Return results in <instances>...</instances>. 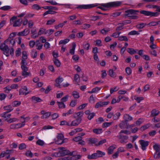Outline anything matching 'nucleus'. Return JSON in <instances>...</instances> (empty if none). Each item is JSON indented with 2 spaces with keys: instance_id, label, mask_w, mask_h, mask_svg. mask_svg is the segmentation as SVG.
<instances>
[{
  "instance_id": "obj_59",
  "label": "nucleus",
  "mask_w": 160,
  "mask_h": 160,
  "mask_svg": "<svg viewBox=\"0 0 160 160\" xmlns=\"http://www.w3.org/2000/svg\"><path fill=\"white\" fill-rule=\"evenodd\" d=\"M4 91L6 93H8L9 91H10L12 88L10 87V86H8L6 87L5 88H4Z\"/></svg>"
},
{
  "instance_id": "obj_35",
  "label": "nucleus",
  "mask_w": 160,
  "mask_h": 160,
  "mask_svg": "<svg viewBox=\"0 0 160 160\" xmlns=\"http://www.w3.org/2000/svg\"><path fill=\"white\" fill-rule=\"evenodd\" d=\"M57 103L59 108H65V105L63 102H57Z\"/></svg>"
},
{
  "instance_id": "obj_30",
  "label": "nucleus",
  "mask_w": 160,
  "mask_h": 160,
  "mask_svg": "<svg viewBox=\"0 0 160 160\" xmlns=\"http://www.w3.org/2000/svg\"><path fill=\"white\" fill-rule=\"evenodd\" d=\"M151 113V115L153 117L158 115L159 113V112L156 109H153Z\"/></svg>"
},
{
  "instance_id": "obj_61",
  "label": "nucleus",
  "mask_w": 160,
  "mask_h": 160,
  "mask_svg": "<svg viewBox=\"0 0 160 160\" xmlns=\"http://www.w3.org/2000/svg\"><path fill=\"white\" fill-rule=\"evenodd\" d=\"M150 89V85L148 84H146L144 87V88L143 89V91L144 92H145L146 91H148Z\"/></svg>"
},
{
  "instance_id": "obj_7",
  "label": "nucleus",
  "mask_w": 160,
  "mask_h": 160,
  "mask_svg": "<svg viewBox=\"0 0 160 160\" xmlns=\"http://www.w3.org/2000/svg\"><path fill=\"white\" fill-rule=\"evenodd\" d=\"M58 140L56 141V143L58 144H61L64 142L63 140L64 136L62 134H58L57 136Z\"/></svg>"
},
{
  "instance_id": "obj_47",
  "label": "nucleus",
  "mask_w": 160,
  "mask_h": 160,
  "mask_svg": "<svg viewBox=\"0 0 160 160\" xmlns=\"http://www.w3.org/2000/svg\"><path fill=\"white\" fill-rule=\"evenodd\" d=\"M53 61L55 64L57 66V67H59L60 65V63L59 61L57 58H54L53 59Z\"/></svg>"
},
{
  "instance_id": "obj_10",
  "label": "nucleus",
  "mask_w": 160,
  "mask_h": 160,
  "mask_svg": "<svg viewBox=\"0 0 160 160\" xmlns=\"http://www.w3.org/2000/svg\"><path fill=\"white\" fill-rule=\"evenodd\" d=\"M139 143L141 146L142 149L143 150L146 149V147L148 145V141H145L143 140H140L139 141Z\"/></svg>"
},
{
  "instance_id": "obj_40",
  "label": "nucleus",
  "mask_w": 160,
  "mask_h": 160,
  "mask_svg": "<svg viewBox=\"0 0 160 160\" xmlns=\"http://www.w3.org/2000/svg\"><path fill=\"white\" fill-rule=\"evenodd\" d=\"M127 50L128 52L131 54H134L137 52L133 48H128Z\"/></svg>"
},
{
  "instance_id": "obj_41",
  "label": "nucleus",
  "mask_w": 160,
  "mask_h": 160,
  "mask_svg": "<svg viewBox=\"0 0 160 160\" xmlns=\"http://www.w3.org/2000/svg\"><path fill=\"white\" fill-rule=\"evenodd\" d=\"M21 102L17 101H15L12 103V105L13 107H17L21 104Z\"/></svg>"
},
{
  "instance_id": "obj_17",
  "label": "nucleus",
  "mask_w": 160,
  "mask_h": 160,
  "mask_svg": "<svg viewBox=\"0 0 160 160\" xmlns=\"http://www.w3.org/2000/svg\"><path fill=\"white\" fill-rule=\"evenodd\" d=\"M8 113L4 112L1 114V116L4 118L7 121L8 119L9 118L11 115L10 114H8Z\"/></svg>"
},
{
  "instance_id": "obj_54",
  "label": "nucleus",
  "mask_w": 160,
  "mask_h": 160,
  "mask_svg": "<svg viewBox=\"0 0 160 160\" xmlns=\"http://www.w3.org/2000/svg\"><path fill=\"white\" fill-rule=\"evenodd\" d=\"M146 25V24L142 23H140V24H138V25H137V27L138 29H140L143 28V27H144V26Z\"/></svg>"
},
{
  "instance_id": "obj_32",
  "label": "nucleus",
  "mask_w": 160,
  "mask_h": 160,
  "mask_svg": "<svg viewBox=\"0 0 160 160\" xmlns=\"http://www.w3.org/2000/svg\"><path fill=\"white\" fill-rule=\"evenodd\" d=\"M25 123V120L22 122V123H17V124H15L16 129L21 128L23 126H24Z\"/></svg>"
},
{
  "instance_id": "obj_53",
  "label": "nucleus",
  "mask_w": 160,
  "mask_h": 160,
  "mask_svg": "<svg viewBox=\"0 0 160 160\" xmlns=\"http://www.w3.org/2000/svg\"><path fill=\"white\" fill-rule=\"evenodd\" d=\"M121 114L119 112H117L115 114L113 117V119L114 120H117L118 119L119 117H120Z\"/></svg>"
},
{
  "instance_id": "obj_36",
  "label": "nucleus",
  "mask_w": 160,
  "mask_h": 160,
  "mask_svg": "<svg viewBox=\"0 0 160 160\" xmlns=\"http://www.w3.org/2000/svg\"><path fill=\"white\" fill-rule=\"evenodd\" d=\"M69 41V40L68 39L66 38L64 40H61L59 42V45L61 44H66L68 43Z\"/></svg>"
},
{
  "instance_id": "obj_6",
  "label": "nucleus",
  "mask_w": 160,
  "mask_h": 160,
  "mask_svg": "<svg viewBox=\"0 0 160 160\" xmlns=\"http://www.w3.org/2000/svg\"><path fill=\"white\" fill-rule=\"evenodd\" d=\"M131 133V132L130 131L126 129H123L120 131L118 135L117 136V137L121 138L126 136V135H124L123 134L126 135H129Z\"/></svg>"
},
{
  "instance_id": "obj_5",
  "label": "nucleus",
  "mask_w": 160,
  "mask_h": 160,
  "mask_svg": "<svg viewBox=\"0 0 160 160\" xmlns=\"http://www.w3.org/2000/svg\"><path fill=\"white\" fill-rule=\"evenodd\" d=\"M98 6L97 4H94L89 5H81L77 7L78 8L87 9L97 7Z\"/></svg>"
},
{
  "instance_id": "obj_22",
  "label": "nucleus",
  "mask_w": 160,
  "mask_h": 160,
  "mask_svg": "<svg viewBox=\"0 0 160 160\" xmlns=\"http://www.w3.org/2000/svg\"><path fill=\"white\" fill-rule=\"evenodd\" d=\"M25 14V13H22L19 14V15L17 16H14L12 18L10 19V22L12 23V22H13L14 20H16L18 18L20 17H23L24 15Z\"/></svg>"
},
{
  "instance_id": "obj_23",
  "label": "nucleus",
  "mask_w": 160,
  "mask_h": 160,
  "mask_svg": "<svg viewBox=\"0 0 160 160\" xmlns=\"http://www.w3.org/2000/svg\"><path fill=\"white\" fill-rule=\"evenodd\" d=\"M116 147L115 145H113L110 146L108 149V154H111L112 153L114 149L116 148Z\"/></svg>"
},
{
  "instance_id": "obj_13",
  "label": "nucleus",
  "mask_w": 160,
  "mask_h": 160,
  "mask_svg": "<svg viewBox=\"0 0 160 160\" xmlns=\"http://www.w3.org/2000/svg\"><path fill=\"white\" fill-rule=\"evenodd\" d=\"M138 12V11L134 10L132 9H130L125 11V16H126L130 17L132 14L135 13L136 12Z\"/></svg>"
},
{
  "instance_id": "obj_46",
  "label": "nucleus",
  "mask_w": 160,
  "mask_h": 160,
  "mask_svg": "<svg viewBox=\"0 0 160 160\" xmlns=\"http://www.w3.org/2000/svg\"><path fill=\"white\" fill-rule=\"evenodd\" d=\"M139 33L138 32L133 30L130 32L128 33V35H139Z\"/></svg>"
},
{
  "instance_id": "obj_57",
  "label": "nucleus",
  "mask_w": 160,
  "mask_h": 160,
  "mask_svg": "<svg viewBox=\"0 0 160 160\" xmlns=\"http://www.w3.org/2000/svg\"><path fill=\"white\" fill-rule=\"evenodd\" d=\"M126 72L128 75H130L132 72V70L129 67H127L125 69Z\"/></svg>"
},
{
  "instance_id": "obj_8",
  "label": "nucleus",
  "mask_w": 160,
  "mask_h": 160,
  "mask_svg": "<svg viewBox=\"0 0 160 160\" xmlns=\"http://www.w3.org/2000/svg\"><path fill=\"white\" fill-rule=\"evenodd\" d=\"M21 67L22 70V75L24 77H27L29 76L30 73L27 72L28 70V68L26 66H21Z\"/></svg>"
},
{
  "instance_id": "obj_60",
  "label": "nucleus",
  "mask_w": 160,
  "mask_h": 160,
  "mask_svg": "<svg viewBox=\"0 0 160 160\" xmlns=\"http://www.w3.org/2000/svg\"><path fill=\"white\" fill-rule=\"evenodd\" d=\"M25 155L28 157H32L33 156V154L30 151H27Z\"/></svg>"
},
{
  "instance_id": "obj_55",
  "label": "nucleus",
  "mask_w": 160,
  "mask_h": 160,
  "mask_svg": "<svg viewBox=\"0 0 160 160\" xmlns=\"http://www.w3.org/2000/svg\"><path fill=\"white\" fill-rule=\"evenodd\" d=\"M16 32H13L12 33L10 34L9 37L8 38V39H13V38L16 36Z\"/></svg>"
},
{
  "instance_id": "obj_25",
  "label": "nucleus",
  "mask_w": 160,
  "mask_h": 160,
  "mask_svg": "<svg viewBox=\"0 0 160 160\" xmlns=\"http://www.w3.org/2000/svg\"><path fill=\"white\" fill-rule=\"evenodd\" d=\"M153 149L155 151V152H160V146L156 143L155 144L153 147Z\"/></svg>"
},
{
  "instance_id": "obj_27",
  "label": "nucleus",
  "mask_w": 160,
  "mask_h": 160,
  "mask_svg": "<svg viewBox=\"0 0 160 160\" xmlns=\"http://www.w3.org/2000/svg\"><path fill=\"white\" fill-rule=\"evenodd\" d=\"M32 100L35 102H40L42 101V100L39 97H37L35 96H33L32 98Z\"/></svg>"
},
{
  "instance_id": "obj_48",
  "label": "nucleus",
  "mask_w": 160,
  "mask_h": 160,
  "mask_svg": "<svg viewBox=\"0 0 160 160\" xmlns=\"http://www.w3.org/2000/svg\"><path fill=\"white\" fill-rule=\"evenodd\" d=\"M60 125H67L70 127L69 123L65 121H62L60 122Z\"/></svg>"
},
{
  "instance_id": "obj_63",
  "label": "nucleus",
  "mask_w": 160,
  "mask_h": 160,
  "mask_svg": "<svg viewBox=\"0 0 160 160\" xmlns=\"http://www.w3.org/2000/svg\"><path fill=\"white\" fill-rule=\"evenodd\" d=\"M68 95H66L61 99V102L63 103V102H66L68 100Z\"/></svg>"
},
{
  "instance_id": "obj_64",
  "label": "nucleus",
  "mask_w": 160,
  "mask_h": 160,
  "mask_svg": "<svg viewBox=\"0 0 160 160\" xmlns=\"http://www.w3.org/2000/svg\"><path fill=\"white\" fill-rule=\"evenodd\" d=\"M45 29L43 28H40L38 32V34L39 35H41L43 34L45 32Z\"/></svg>"
},
{
  "instance_id": "obj_34",
  "label": "nucleus",
  "mask_w": 160,
  "mask_h": 160,
  "mask_svg": "<svg viewBox=\"0 0 160 160\" xmlns=\"http://www.w3.org/2000/svg\"><path fill=\"white\" fill-rule=\"evenodd\" d=\"M110 31L109 28H103L100 30V32L103 35H106L107 32Z\"/></svg>"
},
{
  "instance_id": "obj_39",
  "label": "nucleus",
  "mask_w": 160,
  "mask_h": 160,
  "mask_svg": "<svg viewBox=\"0 0 160 160\" xmlns=\"http://www.w3.org/2000/svg\"><path fill=\"white\" fill-rule=\"evenodd\" d=\"M118 39L120 41H127L128 40L126 36H123L119 37Z\"/></svg>"
},
{
  "instance_id": "obj_18",
  "label": "nucleus",
  "mask_w": 160,
  "mask_h": 160,
  "mask_svg": "<svg viewBox=\"0 0 160 160\" xmlns=\"http://www.w3.org/2000/svg\"><path fill=\"white\" fill-rule=\"evenodd\" d=\"M120 140V142L121 143H125L127 142L128 137L125 136L122 137L118 138Z\"/></svg>"
},
{
  "instance_id": "obj_38",
  "label": "nucleus",
  "mask_w": 160,
  "mask_h": 160,
  "mask_svg": "<svg viewBox=\"0 0 160 160\" xmlns=\"http://www.w3.org/2000/svg\"><path fill=\"white\" fill-rule=\"evenodd\" d=\"M51 114L50 112H47L44 115L42 116L41 118L42 119L47 118L51 116Z\"/></svg>"
},
{
  "instance_id": "obj_28",
  "label": "nucleus",
  "mask_w": 160,
  "mask_h": 160,
  "mask_svg": "<svg viewBox=\"0 0 160 160\" xmlns=\"http://www.w3.org/2000/svg\"><path fill=\"white\" fill-rule=\"evenodd\" d=\"M76 47V45L75 43H73L72 44V48L70 50V53L72 54L73 55L74 53V50Z\"/></svg>"
},
{
  "instance_id": "obj_52",
  "label": "nucleus",
  "mask_w": 160,
  "mask_h": 160,
  "mask_svg": "<svg viewBox=\"0 0 160 160\" xmlns=\"http://www.w3.org/2000/svg\"><path fill=\"white\" fill-rule=\"evenodd\" d=\"M73 24L75 25H81L82 24V22L80 20H75L73 22Z\"/></svg>"
},
{
  "instance_id": "obj_4",
  "label": "nucleus",
  "mask_w": 160,
  "mask_h": 160,
  "mask_svg": "<svg viewBox=\"0 0 160 160\" xmlns=\"http://www.w3.org/2000/svg\"><path fill=\"white\" fill-rule=\"evenodd\" d=\"M59 150V154L61 156H63L65 155H72L71 153L70 152L65 148H58Z\"/></svg>"
},
{
  "instance_id": "obj_12",
  "label": "nucleus",
  "mask_w": 160,
  "mask_h": 160,
  "mask_svg": "<svg viewBox=\"0 0 160 160\" xmlns=\"http://www.w3.org/2000/svg\"><path fill=\"white\" fill-rule=\"evenodd\" d=\"M119 127L122 129H128L129 128V126L127 122L123 120L119 124Z\"/></svg>"
},
{
  "instance_id": "obj_33",
  "label": "nucleus",
  "mask_w": 160,
  "mask_h": 160,
  "mask_svg": "<svg viewBox=\"0 0 160 160\" xmlns=\"http://www.w3.org/2000/svg\"><path fill=\"white\" fill-rule=\"evenodd\" d=\"M96 153L97 154V158L100 157H101L105 154L104 152H102L100 151H97Z\"/></svg>"
},
{
  "instance_id": "obj_43",
  "label": "nucleus",
  "mask_w": 160,
  "mask_h": 160,
  "mask_svg": "<svg viewBox=\"0 0 160 160\" xmlns=\"http://www.w3.org/2000/svg\"><path fill=\"white\" fill-rule=\"evenodd\" d=\"M143 121L142 118H139L136 122V124L137 126H139L142 124Z\"/></svg>"
},
{
  "instance_id": "obj_44",
  "label": "nucleus",
  "mask_w": 160,
  "mask_h": 160,
  "mask_svg": "<svg viewBox=\"0 0 160 160\" xmlns=\"http://www.w3.org/2000/svg\"><path fill=\"white\" fill-rule=\"evenodd\" d=\"M87 103L83 104L78 106L77 108V110H81L84 108L87 105Z\"/></svg>"
},
{
  "instance_id": "obj_2",
  "label": "nucleus",
  "mask_w": 160,
  "mask_h": 160,
  "mask_svg": "<svg viewBox=\"0 0 160 160\" xmlns=\"http://www.w3.org/2000/svg\"><path fill=\"white\" fill-rule=\"evenodd\" d=\"M0 49L3 52V54L6 56H8L10 49L4 43H2L0 46Z\"/></svg>"
},
{
  "instance_id": "obj_49",
  "label": "nucleus",
  "mask_w": 160,
  "mask_h": 160,
  "mask_svg": "<svg viewBox=\"0 0 160 160\" xmlns=\"http://www.w3.org/2000/svg\"><path fill=\"white\" fill-rule=\"evenodd\" d=\"M154 158L155 159H159L160 158V152H155L154 155Z\"/></svg>"
},
{
  "instance_id": "obj_26",
  "label": "nucleus",
  "mask_w": 160,
  "mask_h": 160,
  "mask_svg": "<svg viewBox=\"0 0 160 160\" xmlns=\"http://www.w3.org/2000/svg\"><path fill=\"white\" fill-rule=\"evenodd\" d=\"M124 26V24L122 23H119L118 24V26L116 29L117 31H118L121 30L123 29V26Z\"/></svg>"
},
{
  "instance_id": "obj_3",
  "label": "nucleus",
  "mask_w": 160,
  "mask_h": 160,
  "mask_svg": "<svg viewBox=\"0 0 160 160\" xmlns=\"http://www.w3.org/2000/svg\"><path fill=\"white\" fill-rule=\"evenodd\" d=\"M140 12L141 14H143L145 16H150L151 17L157 16L159 15V13L157 12H152L145 10H141Z\"/></svg>"
},
{
  "instance_id": "obj_19",
  "label": "nucleus",
  "mask_w": 160,
  "mask_h": 160,
  "mask_svg": "<svg viewBox=\"0 0 160 160\" xmlns=\"http://www.w3.org/2000/svg\"><path fill=\"white\" fill-rule=\"evenodd\" d=\"M123 119H124V120L127 122L128 121L132 120L133 118L129 114H125L123 116Z\"/></svg>"
},
{
  "instance_id": "obj_51",
  "label": "nucleus",
  "mask_w": 160,
  "mask_h": 160,
  "mask_svg": "<svg viewBox=\"0 0 160 160\" xmlns=\"http://www.w3.org/2000/svg\"><path fill=\"white\" fill-rule=\"evenodd\" d=\"M74 80L77 83L79 82V76L78 74H76L74 75Z\"/></svg>"
},
{
  "instance_id": "obj_14",
  "label": "nucleus",
  "mask_w": 160,
  "mask_h": 160,
  "mask_svg": "<svg viewBox=\"0 0 160 160\" xmlns=\"http://www.w3.org/2000/svg\"><path fill=\"white\" fill-rule=\"evenodd\" d=\"M29 93L28 91V89L26 86H24L22 87V88L19 90L20 95H27Z\"/></svg>"
},
{
  "instance_id": "obj_50",
  "label": "nucleus",
  "mask_w": 160,
  "mask_h": 160,
  "mask_svg": "<svg viewBox=\"0 0 160 160\" xmlns=\"http://www.w3.org/2000/svg\"><path fill=\"white\" fill-rule=\"evenodd\" d=\"M55 22V20L54 19H52L47 21L46 24L47 25H51L52 24Z\"/></svg>"
},
{
  "instance_id": "obj_15",
  "label": "nucleus",
  "mask_w": 160,
  "mask_h": 160,
  "mask_svg": "<svg viewBox=\"0 0 160 160\" xmlns=\"http://www.w3.org/2000/svg\"><path fill=\"white\" fill-rule=\"evenodd\" d=\"M22 22V19H19L15 21V20H14V22H11V24L13 23V27H18L20 26L21 23Z\"/></svg>"
},
{
  "instance_id": "obj_20",
  "label": "nucleus",
  "mask_w": 160,
  "mask_h": 160,
  "mask_svg": "<svg viewBox=\"0 0 160 160\" xmlns=\"http://www.w3.org/2000/svg\"><path fill=\"white\" fill-rule=\"evenodd\" d=\"M3 108L4 110L7 111L6 112H11L13 108L11 105H8L4 107Z\"/></svg>"
},
{
  "instance_id": "obj_21",
  "label": "nucleus",
  "mask_w": 160,
  "mask_h": 160,
  "mask_svg": "<svg viewBox=\"0 0 160 160\" xmlns=\"http://www.w3.org/2000/svg\"><path fill=\"white\" fill-rule=\"evenodd\" d=\"M63 80V79L62 78H60V77H58L55 80L56 84L55 85V86L57 87H60V83H61Z\"/></svg>"
},
{
  "instance_id": "obj_11",
  "label": "nucleus",
  "mask_w": 160,
  "mask_h": 160,
  "mask_svg": "<svg viewBox=\"0 0 160 160\" xmlns=\"http://www.w3.org/2000/svg\"><path fill=\"white\" fill-rule=\"evenodd\" d=\"M109 102H99L96 103L95 108H98L103 107L108 105L109 103Z\"/></svg>"
},
{
  "instance_id": "obj_1",
  "label": "nucleus",
  "mask_w": 160,
  "mask_h": 160,
  "mask_svg": "<svg viewBox=\"0 0 160 160\" xmlns=\"http://www.w3.org/2000/svg\"><path fill=\"white\" fill-rule=\"evenodd\" d=\"M120 2H114L106 3L101 4L98 8L103 11L107 10V8H114L120 6L121 4Z\"/></svg>"
},
{
  "instance_id": "obj_29",
  "label": "nucleus",
  "mask_w": 160,
  "mask_h": 160,
  "mask_svg": "<svg viewBox=\"0 0 160 160\" xmlns=\"http://www.w3.org/2000/svg\"><path fill=\"white\" fill-rule=\"evenodd\" d=\"M72 94L75 98L78 99L79 98V93L76 91L72 92Z\"/></svg>"
},
{
  "instance_id": "obj_45",
  "label": "nucleus",
  "mask_w": 160,
  "mask_h": 160,
  "mask_svg": "<svg viewBox=\"0 0 160 160\" xmlns=\"http://www.w3.org/2000/svg\"><path fill=\"white\" fill-rule=\"evenodd\" d=\"M18 120V119L15 118H10L7 120V122L9 123H11L14 122H16Z\"/></svg>"
},
{
  "instance_id": "obj_31",
  "label": "nucleus",
  "mask_w": 160,
  "mask_h": 160,
  "mask_svg": "<svg viewBox=\"0 0 160 160\" xmlns=\"http://www.w3.org/2000/svg\"><path fill=\"white\" fill-rule=\"evenodd\" d=\"M94 133L96 134H99L101 133L102 132V129L99 128H96L93 130Z\"/></svg>"
},
{
  "instance_id": "obj_37",
  "label": "nucleus",
  "mask_w": 160,
  "mask_h": 160,
  "mask_svg": "<svg viewBox=\"0 0 160 160\" xmlns=\"http://www.w3.org/2000/svg\"><path fill=\"white\" fill-rule=\"evenodd\" d=\"M88 158L89 159H93L97 158V154L95 153L92 154L91 155H89L88 156Z\"/></svg>"
},
{
  "instance_id": "obj_56",
  "label": "nucleus",
  "mask_w": 160,
  "mask_h": 160,
  "mask_svg": "<svg viewBox=\"0 0 160 160\" xmlns=\"http://www.w3.org/2000/svg\"><path fill=\"white\" fill-rule=\"evenodd\" d=\"M54 30L52 29H50L47 30L45 32V34H47L48 35H50L54 32Z\"/></svg>"
},
{
  "instance_id": "obj_62",
  "label": "nucleus",
  "mask_w": 160,
  "mask_h": 160,
  "mask_svg": "<svg viewBox=\"0 0 160 160\" xmlns=\"http://www.w3.org/2000/svg\"><path fill=\"white\" fill-rule=\"evenodd\" d=\"M36 143L37 144L40 146H43L44 144V142L42 140L40 139L38 140Z\"/></svg>"
},
{
  "instance_id": "obj_16",
  "label": "nucleus",
  "mask_w": 160,
  "mask_h": 160,
  "mask_svg": "<svg viewBox=\"0 0 160 160\" xmlns=\"http://www.w3.org/2000/svg\"><path fill=\"white\" fill-rule=\"evenodd\" d=\"M29 33V30L28 29H26L23 31L19 32L18 34V35L21 36H26L28 35Z\"/></svg>"
},
{
  "instance_id": "obj_9",
  "label": "nucleus",
  "mask_w": 160,
  "mask_h": 160,
  "mask_svg": "<svg viewBox=\"0 0 160 160\" xmlns=\"http://www.w3.org/2000/svg\"><path fill=\"white\" fill-rule=\"evenodd\" d=\"M81 118H77V119L72 121L71 123L70 124V127L77 126L81 122Z\"/></svg>"
},
{
  "instance_id": "obj_24",
  "label": "nucleus",
  "mask_w": 160,
  "mask_h": 160,
  "mask_svg": "<svg viewBox=\"0 0 160 160\" xmlns=\"http://www.w3.org/2000/svg\"><path fill=\"white\" fill-rule=\"evenodd\" d=\"M151 124L149 123H148L142 126L140 129L141 130L144 131L145 130L147 129L149 127L151 126Z\"/></svg>"
},
{
  "instance_id": "obj_58",
  "label": "nucleus",
  "mask_w": 160,
  "mask_h": 160,
  "mask_svg": "<svg viewBox=\"0 0 160 160\" xmlns=\"http://www.w3.org/2000/svg\"><path fill=\"white\" fill-rule=\"evenodd\" d=\"M32 57L33 58H35L37 56V52L35 50H32L31 53Z\"/></svg>"
},
{
  "instance_id": "obj_42",
  "label": "nucleus",
  "mask_w": 160,
  "mask_h": 160,
  "mask_svg": "<svg viewBox=\"0 0 160 160\" xmlns=\"http://www.w3.org/2000/svg\"><path fill=\"white\" fill-rule=\"evenodd\" d=\"M80 156L79 155H75L72 156L70 157V159L71 160H76L80 158Z\"/></svg>"
}]
</instances>
